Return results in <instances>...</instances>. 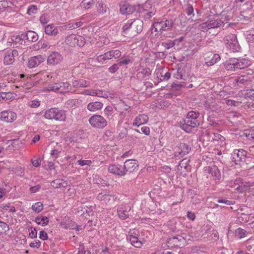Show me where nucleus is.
<instances>
[{
  "label": "nucleus",
  "instance_id": "1",
  "mask_svg": "<svg viewBox=\"0 0 254 254\" xmlns=\"http://www.w3.org/2000/svg\"><path fill=\"white\" fill-rule=\"evenodd\" d=\"M199 116L198 112L193 111L189 112L184 120V124L181 126V128L186 132H191L193 128L197 127L199 126L200 123L198 120Z\"/></svg>",
  "mask_w": 254,
  "mask_h": 254
},
{
  "label": "nucleus",
  "instance_id": "2",
  "mask_svg": "<svg viewBox=\"0 0 254 254\" xmlns=\"http://www.w3.org/2000/svg\"><path fill=\"white\" fill-rule=\"evenodd\" d=\"M224 41L226 47L232 52H236L240 50V47L237 37L234 34H228L224 37Z\"/></svg>",
  "mask_w": 254,
  "mask_h": 254
},
{
  "label": "nucleus",
  "instance_id": "3",
  "mask_svg": "<svg viewBox=\"0 0 254 254\" xmlns=\"http://www.w3.org/2000/svg\"><path fill=\"white\" fill-rule=\"evenodd\" d=\"M168 247L170 248H182L187 244V236L177 235L169 238L167 241Z\"/></svg>",
  "mask_w": 254,
  "mask_h": 254
},
{
  "label": "nucleus",
  "instance_id": "4",
  "mask_svg": "<svg viewBox=\"0 0 254 254\" xmlns=\"http://www.w3.org/2000/svg\"><path fill=\"white\" fill-rule=\"evenodd\" d=\"M224 25L223 21L218 18L210 19L200 25V29L203 30H207L210 29H214L222 27Z\"/></svg>",
  "mask_w": 254,
  "mask_h": 254
},
{
  "label": "nucleus",
  "instance_id": "5",
  "mask_svg": "<svg viewBox=\"0 0 254 254\" xmlns=\"http://www.w3.org/2000/svg\"><path fill=\"white\" fill-rule=\"evenodd\" d=\"M65 43L70 46L75 47L77 46L82 47L85 44V38L81 36L76 34H71L66 37Z\"/></svg>",
  "mask_w": 254,
  "mask_h": 254
},
{
  "label": "nucleus",
  "instance_id": "6",
  "mask_svg": "<svg viewBox=\"0 0 254 254\" xmlns=\"http://www.w3.org/2000/svg\"><path fill=\"white\" fill-rule=\"evenodd\" d=\"M122 55L121 52L119 50H111L105 53L103 55H101L97 57V61L101 63L104 64L107 60L112 58L118 59Z\"/></svg>",
  "mask_w": 254,
  "mask_h": 254
},
{
  "label": "nucleus",
  "instance_id": "7",
  "mask_svg": "<svg viewBox=\"0 0 254 254\" xmlns=\"http://www.w3.org/2000/svg\"><path fill=\"white\" fill-rule=\"evenodd\" d=\"M174 22L172 20H166L155 22L153 26L155 31L162 33L163 31L170 30Z\"/></svg>",
  "mask_w": 254,
  "mask_h": 254
},
{
  "label": "nucleus",
  "instance_id": "8",
  "mask_svg": "<svg viewBox=\"0 0 254 254\" xmlns=\"http://www.w3.org/2000/svg\"><path fill=\"white\" fill-rule=\"evenodd\" d=\"M90 124L94 127L103 128L107 125V121L101 115H94L89 119Z\"/></svg>",
  "mask_w": 254,
  "mask_h": 254
},
{
  "label": "nucleus",
  "instance_id": "9",
  "mask_svg": "<svg viewBox=\"0 0 254 254\" xmlns=\"http://www.w3.org/2000/svg\"><path fill=\"white\" fill-rule=\"evenodd\" d=\"M97 198L99 200L103 201L106 204H112L117 199V196L115 193H111L110 192L99 193Z\"/></svg>",
  "mask_w": 254,
  "mask_h": 254
},
{
  "label": "nucleus",
  "instance_id": "10",
  "mask_svg": "<svg viewBox=\"0 0 254 254\" xmlns=\"http://www.w3.org/2000/svg\"><path fill=\"white\" fill-rule=\"evenodd\" d=\"M191 150L190 145L186 143H180L178 146L175 147V156L181 157L188 154Z\"/></svg>",
  "mask_w": 254,
  "mask_h": 254
},
{
  "label": "nucleus",
  "instance_id": "11",
  "mask_svg": "<svg viewBox=\"0 0 254 254\" xmlns=\"http://www.w3.org/2000/svg\"><path fill=\"white\" fill-rule=\"evenodd\" d=\"M138 162L135 159L127 160L124 164V170L126 175L127 173H131L136 171L138 168Z\"/></svg>",
  "mask_w": 254,
  "mask_h": 254
},
{
  "label": "nucleus",
  "instance_id": "12",
  "mask_svg": "<svg viewBox=\"0 0 254 254\" xmlns=\"http://www.w3.org/2000/svg\"><path fill=\"white\" fill-rule=\"evenodd\" d=\"M247 154V152L243 149L235 150L232 154V160L236 164L244 162Z\"/></svg>",
  "mask_w": 254,
  "mask_h": 254
},
{
  "label": "nucleus",
  "instance_id": "13",
  "mask_svg": "<svg viewBox=\"0 0 254 254\" xmlns=\"http://www.w3.org/2000/svg\"><path fill=\"white\" fill-rule=\"evenodd\" d=\"M108 170L110 173L122 177L126 175L124 165L122 166L119 164L110 165L108 166Z\"/></svg>",
  "mask_w": 254,
  "mask_h": 254
},
{
  "label": "nucleus",
  "instance_id": "14",
  "mask_svg": "<svg viewBox=\"0 0 254 254\" xmlns=\"http://www.w3.org/2000/svg\"><path fill=\"white\" fill-rule=\"evenodd\" d=\"M0 120L6 123H12L17 118L16 113L10 110L3 111L0 113Z\"/></svg>",
  "mask_w": 254,
  "mask_h": 254
},
{
  "label": "nucleus",
  "instance_id": "15",
  "mask_svg": "<svg viewBox=\"0 0 254 254\" xmlns=\"http://www.w3.org/2000/svg\"><path fill=\"white\" fill-rule=\"evenodd\" d=\"M229 186L231 188H235L236 190H237L240 192H243L246 190L251 185L244 184L242 182V180L239 178L236 179L235 181L230 182Z\"/></svg>",
  "mask_w": 254,
  "mask_h": 254
},
{
  "label": "nucleus",
  "instance_id": "16",
  "mask_svg": "<svg viewBox=\"0 0 254 254\" xmlns=\"http://www.w3.org/2000/svg\"><path fill=\"white\" fill-rule=\"evenodd\" d=\"M205 173H208L211 175L215 180H220L221 178V174L219 170L216 166L212 167L206 166L203 169Z\"/></svg>",
  "mask_w": 254,
  "mask_h": 254
},
{
  "label": "nucleus",
  "instance_id": "17",
  "mask_svg": "<svg viewBox=\"0 0 254 254\" xmlns=\"http://www.w3.org/2000/svg\"><path fill=\"white\" fill-rule=\"evenodd\" d=\"M62 60L63 57L59 53L53 52L48 57L47 62L49 64L55 65L60 63Z\"/></svg>",
  "mask_w": 254,
  "mask_h": 254
},
{
  "label": "nucleus",
  "instance_id": "18",
  "mask_svg": "<svg viewBox=\"0 0 254 254\" xmlns=\"http://www.w3.org/2000/svg\"><path fill=\"white\" fill-rule=\"evenodd\" d=\"M220 60V57L218 54H213L212 53H208L205 58V64L208 66H211Z\"/></svg>",
  "mask_w": 254,
  "mask_h": 254
},
{
  "label": "nucleus",
  "instance_id": "19",
  "mask_svg": "<svg viewBox=\"0 0 254 254\" xmlns=\"http://www.w3.org/2000/svg\"><path fill=\"white\" fill-rule=\"evenodd\" d=\"M72 85L75 88H86L90 86V82L84 79H78L73 80Z\"/></svg>",
  "mask_w": 254,
  "mask_h": 254
},
{
  "label": "nucleus",
  "instance_id": "20",
  "mask_svg": "<svg viewBox=\"0 0 254 254\" xmlns=\"http://www.w3.org/2000/svg\"><path fill=\"white\" fill-rule=\"evenodd\" d=\"M130 206L121 205L118 209V215L122 220H125L128 217V212L130 210Z\"/></svg>",
  "mask_w": 254,
  "mask_h": 254
},
{
  "label": "nucleus",
  "instance_id": "21",
  "mask_svg": "<svg viewBox=\"0 0 254 254\" xmlns=\"http://www.w3.org/2000/svg\"><path fill=\"white\" fill-rule=\"evenodd\" d=\"M148 117L146 114H140L138 115L134 120L132 124L133 126L139 127L140 125L145 124L148 121Z\"/></svg>",
  "mask_w": 254,
  "mask_h": 254
},
{
  "label": "nucleus",
  "instance_id": "22",
  "mask_svg": "<svg viewBox=\"0 0 254 254\" xmlns=\"http://www.w3.org/2000/svg\"><path fill=\"white\" fill-rule=\"evenodd\" d=\"M44 61V58L41 55L31 57L28 61V67L33 68L37 66Z\"/></svg>",
  "mask_w": 254,
  "mask_h": 254
},
{
  "label": "nucleus",
  "instance_id": "23",
  "mask_svg": "<svg viewBox=\"0 0 254 254\" xmlns=\"http://www.w3.org/2000/svg\"><path fill=\"white\" fill-rule=\"evenodd\" d=\"M133 5L125 3L120 5V11L122 14H130L134 12Z\"/></svg>",
  "mask_w": 254,
  "mask_h": 254
},
{
  "label": "nucleus",
  "instance_id": "24",
  "mask_svg": "<svg viewBox=\"0 0 254 254\" xmlns=\"http://www.w3.org/2000/svg\"><path fill=\"white\" fill-rule=\"evenodd\" d=\"M122 29L125 35L128 37H133L132 21L131 20L127 21V22L123 26Z\"/></svg>",
  "mask_w": 254,
  "mask_h": 254
},
{
  "label": "nucleus",
  "instance_id": "25",
  "mask_svg": "<svg viewBox=\"0 0 254 254\" xmlns=\"http://www.w3.org/2000/svg\"><path fill=\"white\" fill-rule=\"evenodd\" d=\"M17 54L18 52L16 50H13L12 52H7L4 58V64L7 65L12 64L14 61V57Z\"/></svg>",
  "mask_w": 254,
  "mask_h": 254
},
{
  "label": "nucleus",
  "instance_id": "26",
  "mask_svg": "<svg viewBox=\"0 0 254 254\" xmlns=\"http://www.w3.org/2000/svg\"><path fill=\"white\" fill-rule=\"evenodd\" d=\"M134 9V12L138 13H143L150 10V8H151V5L150 2H146L143 5L141 4H135L133 5Z\"/></svg>",
  "mask_w": 254,
  "mask_h": 254
},
{
  "label": "nucleus",
  "instance_id": "27",
  "mask_svg": "<svg viewBox=\"0 0 254 254\" xmlns=\"http://www.w3.org/2000/svg\"><path fill=\"white\" fill-rule=\"evenodd\" d=\"M60 27H56L54 24H49L45 27V33L49 35L55 36L59 33Z\"/></svg>",
  "mask_w": 254,
  "mask_h": 254
},
{
  "label": "nucleus",
  "instance_id": "28",
  "mask_svg": "<svg viewBox=\"0 0 254 254\" xmlns=\"http://www.w3.org/2000/svg\"><path fill=\"white\" fill-rule=\"evenodd\" d=\"M142 21L139 19L132 21V34L133 36L140 32L142 29Z\"/></svg>",
  "mask_w": 254,
  "mask_h": 254
},
{
  "label": "nucleus",
  "instance_id": "29",
  "mask_svg": "<svg viewBox=\"0 0 254 254\" xmlns=\"http://www.w3.org/2000/svg\"><path fill=\"white\" fill-rule=\"evenodd\" d=\"M237 61L236 59L233 58L229 59L224 63L225 68L228 70L234 71L238 69L236 65Z\"/></svg>",
  "mask_w": 254,
  "mask_h": 254
},
{
  "label": "nucleus",
  "instance_id": "30",
  "mask_svg": "<svg viewBox=\"0 0 254 254\" xmlns=\"http://www.w3.org/2000/svg\"><path fill=\"white\" fill-rule=\"evenodd\" d=\"M103 107V104L100 102L95 101L90 102L87 105V108L90 112H94L101 109Z\"/></svg>",
  "mask_w": 254,
  "mask_h": 254
},
{
  "label": "nucleus",
  "instance_id": "31",
  "mask_svg": "<svg viewBox=\"0 0 254 254\" xmlns=\"http://www.w3.org/2000/svg\"><path fill=\"white\" fill-rule=\"evenodd\" d=\"M238 69H243L251 65V62L246 59H236Z\"/></svg>",
  "mask_w": 254,
  "mask_h": 254
},
{
  "label": "nucleus",
  "instance_id": "32",
  "mask_svg": "<svg viewBox=\"0 0 254 254\" xmlns=\"http://www.w3.org/2000/svg\"><path fill=\"white\" fill-rule=\"evenodd\" d=\"M54 120L58 121H65L66 119V112L64 110L56 108Z\"/></svg>",
  "mask_w": 254,
  "mask_h": 254
},
{
  "label": "nucleus",
  "instance_id": "33",
  "mask_svg": "<svg viewBox=\"0 0 254 254\" xmlns=\"http://www.w3.org/2000/svg\"><path fill=\"white\" fill-rule=\"evenodd\" d=\"M67 185V183L62 179H56L51 183V186L54 188H65Z\"/></svg>",
  "mask_w": 254,
  "mask_h": 254
},
{
  "label": "nucleus",
  "instance_id": "34",
  "mask_svg": "<svg viewBox=\"0 0 254 254\" xmlns=\"http://www.w3.org/2000/svg\"><path fill=\"white\" fill-rule=\"evenodd\" d=\"M96 7L97 13L101 15L105 14L109 9L106 5L101 1L98 2Z\"/></svg>",
  "mask_w": 254,
  "mask_h": 254
},
{
  "label": "nucleus",
  "instance_id": "35",
  "mask_svg": "<svg viewBox=\"0 0 254 254\" xmlns=\"http://www.w3.org/2000/svg\"><path fill=\"white\" fill-rule=\"evenodd\" d=\"M129 240L132 246L136 248H140L142 246V243L139 241L138 238L135 235L130 234L129 235Z\"/></svg>",
  "mask_w": 254,
  "mask_h": 254
},
{
  "label": "nucleus",
  "instance_id": "36",
  "mask_svg": "<svg viewBox=\"0 0 254 254\" xmlns=\"http://www.w3.org/2000/svg\"><path fill=\"white\" fill-rule=\"evenodd\" d=\"M35 221L38 225L45 226L47 225L49 223V218L47 216L41 215L35 218Z\"/></svg>",
  "mask_w": 254,
  "mask_h": 254
},
{
  "label": "nucleus",
  "instance_id": "37",
  "mask_svg": "<svg viewBox=\"0 0 254 254\" xmlns=\"http://www.w3.org/2000/svg\"><path fill=\"white\" fill-rule=\"evenodd\" d=\"M25 37H26L28 41L32 42H36L38 39V34L33 31H28Z\"/></svg>",
  "mask_w": 254,
  "mask_h": 254
},
{
  "label": "nucleus",
  "instance_id": "38",
  "mask_svg": "<svg viewBox=\"0 0 254 254\" xmlns=\"http://www.w3.org/2000/svg\"><path fill=\"white\" fill-rule=\"evenodd\" d=\"M70 84L67 82H59V93H65L70 90L71 88Z\"/></svg>",
  "mask_w": 254,
  "mask_h": 254
},
{
  "label": "nucleus",
  "instance_id": "39",
  "mask_svg": "<svg viewBox=\"0 0 254 254\" xmlns=\"http://www.w3.org/2000/svg\"><path fill=\"white\" fill-rule=\"evenodd\" d=\"M234 234L235 237L238 239H241L247 236L248 233L244 229L239 228L235 230Z\"/></svg>",
  "mask_w": 254,
  "mask_h": 254
},
{
  "label": "nucleus",
  "instance_id": "40",
  "mask_svg": "<svg viewBox=\"0 0 254 254\" xmlns=\"http://www.w3.org/2000/svg\"><path fill=\"white\" fill-rule=\"evenodd\" d=\"M150 10H148L147 11H145L144 14L143 15V19L145 21H148L150 20V19L155 15L156 13V10L154 9V8H150Z\"/></svg>",
  "mask_w": 254,
  "mask_h": 254
},
{
  "label": "nucleus",
  "instance_id": "41",
  "mask_svg": "<svg viewBox=\"0 0 254 254\" xmlns=\"http://www.w3.org/2000/svg\"><path fill=\"white\" fill-rule=\"evenodd\" d=\"M55 112H56V108H53L45 111L44 117L46 119L49 120H54Z\"/></svg>",
  "mask_w": 254,
  "mask_h": 254
},
{
  "label": "nucleus",
  "instance_id": "42",
  "mask_svg": "<svg viewBox=\"0 0 254 254\" xmlns=\"http://www.w3.org/2000/svg\"><path fill=\"white\" fill-rule=\"evenodd\" d=\"M83 24V22L81 21H76L74 22H69L65 25V28L68 29H74L78 27H80Z\"/></svg>",
  "mask_w": 254,
  "mask_h": 254
},
{
  "label": "nucleus",
  "instance_id": "43",
  "mask_svg": "<svg viewBox=\"0 0 254 254\" xmlns=\"http://www.w3.org/2000/svg\"><path fill=\"white\" fill-rule=\"evenodd\" d=\"M95 0H83L80 3V6L85 9H88L93 5Z\"/></svg>",
  "mask_w": 254,
  "mask_h": 254
},
{
  "label": "nucleus",
  "instance_id": "44",
  "mask_svg": "<svg viewBox=\"0 0 254 254\" xmlns=\"http://www.w3.org/2000/svg\"><path fill=\"white\" fill-rule=\"evenodd\" d=\"M249 81L248 77L245 75H242L240 77L236 78L234 79V82L236 83L237 85H240L241 84H244L245 82Z\"/></svg>",
  "mask_w": 254,
  "mask_h": 254
},
{
  "label": "nucleus",
  "instance_id": "45",
  "mask_svg": "<svg viewBox=\"0 0 254 254\" xmlns=\"http://www.w3.org/2000/svg\"><path fill=\"white\" fill-rule=\"evenodd\" d=\"M32 209L36 212L39 213L43 209V203L41 202H36L32 205Z\"/></svg>",
  "mask_w": 254,
  "mask_h": 254
},
{
  "label": "nucleus",
  "instance_id": "46",
  "mask_svg": "<svg viewBox=\"0 0 254 254\" xmlns=\"http://www.w3.org/2000/svg\"><path fill=\"white\" fill-rule=\"evenodd\" d=\"M46 90L59 92V82L49 84L46 87Z\"/></svg>",
  "mask_w": 254,
  "mask_h": 254
},
{
  "label": "nucleus",
  "instance_id": "47",
  "mask_svg": "<svg viewBox=\"0 0 254 254\" xmlns=\"http://www.w3.org/2000/svg\"><path fill=\"white\" fill-rule=\"evenodd\" d=\"M130 63H132V61L130 60V59L129 58V56H124L121 58L120 61L118 63H119L120 66H121L122 65L128 64H129Z\"/></svg>",
  "mask_w": 254,
  "mask_h": 254
},
{
  "label": "nucleus",
  "instance_id": "48",
  "mask_svg": "<svg viewBox=\"0 0 254 254\" xmlns=\"http://www.w3.org/2000/svg\"><path fill=\"white\" fill-rule=\"evenodd\" d=\"M9 229L8 225L5 223L0 221V234H5Z\"/></svg>",
  "mask_w": 254,
  "mask_h": 254
},
{
  "label": "nucleus",
  "instance_id": "49",
  "mask_svg": "<svg viewBox=\"0 0 254 254\" xmlns=\"http://www.w3.org/2000/svg\"><path fill=\"white\" fill-rule=\"evenodd\" d=\"M152 72L151 70L149 67H145L142 69L140 73L142 75L143 77L148 79Z\"/></svg>",
  "mask_w": 254,
  "mask_h": 254
},
{
  "label": "nucleus",
  "instance_id": "50",
  "mask_svg": "<svg viewBox=\"0 0 254 254\" xmlns=\"http://www.w3.org/2000/svg\"><path fill=\"white\" fill-rule=\"evenodd\" d=\"M246 39L249 42H254V28L247 31Z\"/></svg>",
  "mask_w": 254,
  "mask_h": 254
},
{
  "label": "nucleus",
  "instance_id": "51",
  "mask_svg": "<svg viewBox=\"0 0 254 254\" xmlns=\"http://www.w3.org/2000/svg\"><path fill=\"white\" fill-rule=\"evenodd\" d=\"M173 76L178 79H185V78H183L182 70L181 68H178L174 71Z\"/></svg>",
  "mask_w": 254,
  "mask_h": 254
},
{
  "label": "nucleus",
  "instance_id": "52",
  "mask_svg": "<svg viewBox=\"0 0 254 254\" xmlns=\"http://www.w3.org/2000/svg\"><path fill=\"white\" fill-rule=\"evenodd\" d=\"M77 163L80 166H90L92 164V162L90 160H79L77 161Z\"/></svg>",
  "mask_w": 254,
  "mask_h": 254
},
{
  "label": "nucleus",
  "instance_id": "53",
  "mask_svg": "<svg viewBox=\"0 0 254 254\" xmlns=\"http://www.w3.org/2000/svg\"><path fill=\"white\" fill-rule=\"evenodd\" d=\"M186 13L188 16H194V10L191 4H188L185 9Z\"/></svg>",
  "mask_w": 254,
  "mask_h": 254
},
{
  "label": "nucleus",
  "instance_id": "54",
  "mask_svg": "<svg viewBox=\"0 0 254 254\" xmlns=\"http://www.w3.org/2000/svg\"><path fill=\"white\" fill-rule=\"evenodd\" d=\"M245 134L249 140L254 141V130H246Z\"/></svg>",
  "mask_w": 254,
  "mask_h": 254
},
{
  "label": "nucleus",
  "instance_id": "55",
  "mask_svg": "<svg viewBox=\"0 0 254 254\" xmlns=\"http://www.w3.org/2000/svg\"><path fill=\"white\" fill-rule=\"evenodd\" d=\"M28 105L31 108H37L40 105V101L38 100H33L29 101Z\"/></svg>",
  "mask_w": 254,
  "mask_h": 254
},
{
  "label": "nucleus",
  "instance_id": "56",
  "mask_svg": "<svg viewBox=\"0 0 254 254\" xmlns=\"http://www.w3.org/2000/svg\"><path fill=\"white\" fill-rule=\"evenodd\" d=\"M37 10V6L34 5H31L27 9V13L29 15H32L36 13Z\"/></svg>",
  "mask_w": 254,
  "mask_h": 254
},
{
  "label": "nucleus",
  "instance_id": "57",
  "mask_svg": "<svg viewBox=\"0 0 254 254\" xmlns=\"http://www.w3.org/2000/svg\"><path fill=\"white\" fill-rule=\"evenodd\" d=\"M120 66L118 63L115 64L108 68V70L110 72L114 73L119 69Z\"/></svg>",
  "mask_w": 254,
  "mask_h": 254
},
{
  "label": "nucleus",
  "instance_id": "58",
  "mask_svg": "<svg viewBox=\"0 0 254 254\" xmlns=\"http://www.w3.org/2000/svg\"><path fill=\"white\" fill-rule=\"evenodd\" d=\"M20 86L24 88L29 89L33 87V83L31 81L30 79H28L26 83H23L22 84H21Z\"/></svg>",
  "mask_w": 254,
  "mask_h": 254
},
{
  "label": "nucleus",
  "instance_id": "59",
  "mask_svg": "<svg viewBox=\"0 0 254 254\" xmlns=\"http://www.w3.org/2000/svg\"><path fill=\"white\" fill-rule=\"evenodd\" d=\"M28 231L29 233V235L30 238L33 239L37 237V232L35 228L31 227L29 228Z\"/></svg>",
  "mask_w": 254,
  "mask_h": 254
},
{
  "label": "nucleus",
  "instance_id": "60",
  "mask_svg": "<svg viewBox=\"0 0 254 254\" xmlns=\"http://www.w3.org/2000/svg\"><path fill=\"white\" fill-rule=\"evenodd\" d=\"M97 96L102 97L104 98H107L108 97V93L104 92L103 90L100 89H97Z\"/></svg>",
  "mask_w": 254,
  "mask_h": 254
},
{
  "label": "nucleus",
  "instance_id": "61",
  "mask_svg": "<svg viewBox=\"0 0 254 254\" xmlns=\"http://www.w3.org/2000/svg\"><path fill=\"white\" fill-rule=\"evenodd\" d=\"M62 149H55L51 151V155L55 158H58L59 156L60 153L61 152Z\"/></svg>",
  "mask_w": 254,
  "mask_h": 254
},
{
  "label": "nucleus",
  "instance_id": "62",
  "mask_svg": "<svg viewBox=\"0 0 254 254\" xmlns=\"http://www.w3.org/2000/svg\"><path fill=\"white\" fill-rule=\"evenodd\" d=\"M113 111V108L111 106H107L104 110L105 115L108 117H110L112 115Z\"/></svg>",
  "mask_w": 254,
  "mask_h": 254
},
{
  "label": "nucleus",
  "instance_id": "63",
  "mask_svg": "<svg viewBox=\"0 0 254 254\" xmlns=\"http://www.w3.org/2000/svg\"><path fill=\"white\" fill-rule=\"evenodd\" d=\"M40 21L43 24H46L49 21V16L47 14H43L40 17Z\"/></svg>",
  "mask_w": 254,
  "mask_h": 254
},
{
  "label": "nucleus",
  "instance_id": "64",
  "mask_svg": "<svg viewBox=\"0 0 254 254\" xmlns=\"http://www.w3.org/2000/svg\"><path fill=\"white\" fill-rule=\"evenodd\" d=\"M29 246L32 248H39L41 246V242L39 240H36L30 243Z\"/></svg>",
  "mask_w": 254,
  "mask_h": 254
}]
</instances>
